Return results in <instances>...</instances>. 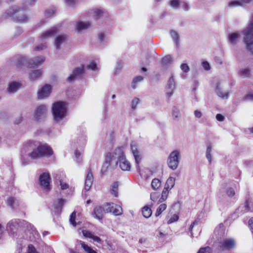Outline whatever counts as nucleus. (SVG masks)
Masks as SVG:
<instances>
[{
	"label": "nucleus",
	"mask_w": 253,
	"mask_h": 253,
	"mask_svg": "<svg viewBox=\"0 0 253 253\" xmlns=\"http://www.w3.org/2000/svg\"><path fill=\"white\" fill-rule=\"evenodd\" d=\"M180 159V153L177 150L171 152L168 159L169 168L173 170L176 169L179 165Z\"/></svg>",
	"instance_id": "nucleus-7"
},
{
	"label": "nucleus",
	"mask_w": 253,
	"mask_h": 253,
	"mask_svg": "<svg viewBox=\"0 0 253 253\" xmlns=\"http://www.w3.org/2000/svg\"><path fill=\"white\" fill-rule=\"evenodd\" d=\"M167 88L168 90H174L175 89V84L173 76H171L168 81Z\"/></svg>",
	"instance_id": "nucleus-36"
},
{
	"label": "nucleus",
	"mask_w": 253,
	"mask_h": 253,
	"mask_svg": "<svg viewBox=\"0 0 253 253\" xmlns=\"http://www.w3.org/2000/svg\"><path fill=\"white\" fill-rule=\"evenodd\" d=\"M45 57L42 56H36L28 60L27 67L29 68H37L44 61Z\"/></svg>",
	"instance_id": "nucleus-11"
},
{
	"label": "nucleus",
	"mask_w": 253,
	"mask_h": 253,
	"mask_svg": "<svg viewBox=\"0 0 253 253\" xmlns=\"http://www.w3.org/2000/svg\"><path fill=\"white\" fill-rule=\"evenodd\" d=\"M40 185L45 190L51 189L50 183L51 181L50 175L48 172H43L40 174L39 178Z\"/></svg>",
	"instance_id": "nucleus-10"
},
{
	"label": "nucleus",
	"mask_w": 253,
	"mask_h": 253,
	"mask_svg": "<svg viewBox=\"0 0 253 253\" xmlns=\"http://www.w3.org/2000/svg\"><path fill=\"white\" fill-rule=\"evenodd\" d=\"M47 109L46 105L41 104L34 110L33 114V120L36 122L40 123L44 121L47 116Z\"/></svg>",
	"instance_id": "nucleus-5"
},
{
	"label": "nucleus",
	"mask_w": 253,
	"mask_h": 253,
	"mask_svg": "<svg viewBox=\"0 0 253 253\" xmlns=\"http://www.w3.org/2000/svg\"><path fill=\"white\" fill-rule=\"evenodd\" d=\"M172 114L173 117L178 119L180 115L179 109L176 107H173L172 110Z\"/></svg>",
	"instance_id": "nucleus-52"
},
{
	"label": "nucleus",
	"mask_w": 253,
	"mask_h": 253,
	"mask_svg": "<svg viewBox=\"0 0 253 253\" xmlns=\"http://www.w3.org/2000/svg\"><path fill=\"white\" fill-rule=\"evenodd\" d=\"M84 65H81L80 67H77L74 69L72 73L67 79V81L72 82L74 81L78 77L81 76L84 73Z\"/></svg>",
	"instance_id": "nucleus-14"
},
{
	"label": "nucleus",
	"mask_w": 253,
	"mask_h": 253,
	"mask_svg": "<svg viewBox=\"0 0 253 253\" xmlns=\"http://www.w3.org/2000/svg\"><path fill=\"white\" fill-rule=\"evenodd\" d=\"M22 221L19 219H13L9 221L6 225V229L10 233L15 236L17 235V231Z\"/></svg>",
	"instance_id": "nucleus-9"
},
{
	"label": "nucleus",
	"mask_w": 253,
	"mask_h": 253,
	"mask_svg": "<svg viewBox=\"0 0 253 253\" xmlns=\"http://www.w3.org/2000/svg\"><path fill=\"white\" fill-rule=\"evenodd\" d=\"M161 185V181L158 178H154L151 182V186L153 190L158 189Z\"/></svg>",
	"instance_id": "nucleus-41"
},
{
	"label": "nucleus",
	"mask_w": 253,
	"mask_h": 253,
	"mask_svg": "<svg viewBox=\"0 0 253 253\" xmlns=\"http://www.w3.org/2000/svg\"><path fill=\"white\" fill-rule=\"evenodd\" d=\"M23 32L22 28L20 27H17L15 28V33L14 34V36L17 37L20 35Z\"/></svg>",
	"instance_id": "nucleus-59"
},
{
	"label": "nucleus",
	"mask_w": 253,
	"mask_h": 253,
	"mask_svg": "<svg viewBox=\"0 0 253 253\" xmlns=\"http://www.w3.org/2000/svg\"><path fill=\"white\" fill-rule=\"evenodd\" d=\"M170 34L173 40L175 42L176 46H178L180 42V37L178 34L175 31L171 30L170 31Z\"/></svg>",
	"instance_id": "nucleus-32"
},
{
	"label": "nucleus",
	"mask_w": 253,
	"mask_h": 253,
	"mask_svg": "<svg viewBox=\"0 0 253 253\" xmlns=\"http://www.w3.org/2000/svg\"><path fill=\"white\" fill-rule=\"evenodd\" d=\"M52 91L51 86L48 84H45L39 90L38 96L39 99H43L49 96Z\"/></svg>",
	"instance_id": "nucleus-15"
},
{
	"label": "nucleus",
	"mask_w": 253,
	"mask_h": 253,
	"mask_svg": "<svg viewBox=\"0 0 253 253\" xmlns=\"http://www.w3.org/2000/svg\"><path fill=\"white\" fill-rule=\"evenodd\" d=\"M202 65L203 68L206 70L209 71L211 69V66L209 63L207 61H204L202 62Z\"/></svg>",
	"instance_id": "nucleus-58"
},
{
	"label": "nucleus",
	"mask_w": 253,
	"mask_h": 253,
	"mask_svg": "<svg viewBox=\"0 0 253 253\" xmlns=\"http://www.w3.org/2000/svg\"><path fill=\"white\" fill-rule=\"evenodd\" d=\"M130 147H131L132 153L133 157L134 158V159H135V162L136 164L137 169L138 171H140V168H139V165L141 160V158H140V157L139 155V152L138 150L137 146L135 143L132 142L130 144Z\"/></svg>",
	"instance_id": "nucleus-16"
},
{
	"label": "nucleus",
	"mask_w": 253,
	"mask_h": 253,
	"mask_svg": "<svg viewBox=\"0 0 253 253\" xmlns=\"http://www.w3.org/2000/svg\"><path fill=\"white\" fill-rule=\"evenodd\" d=\"M119 186V182H114L111 185L110 190H116L117 189Z\"/></svg>",
	"instance_id": "nucleus-64"
},
{
	"label": "nucleus",
	"mask_w": 253,
	"mask_h": 253,
	"mask_svg": "<svg viewBox=\"0 0 253 253\" xmlns=\"http://www.w3.org/2000/svg\"><path fill=\"white\" fill-rule=\"evenodd\" d=\"M86 68L92 71H96L98 70L97 64L94 61L90 62L89 64L86 66Z\"/></svg>",
	"instance_id": "nucleus-47"
},
{
	"label": "nucleus",
	"mask_w": 253,
	"mask_h": 253,
	"mask_svg": "<svg viewBox=\"0 0 253 253\" xmlns=\"http://www.w3.org/2000/svg\"><path fill=\"white\" fill-rule=\"evenodd\" d=\"M93 181V175L91 172V169H89L88 174L86 176L84 183V190H90Z\"/></svg>",
	"instance_id": "nucleus-23"
},
{
	"label": "nucleus",
	"mask_w": 253,
	"mask_h": 253,
	"mask_svg": "<svg viewBox=\"0 0 253 253\" xmlns=\"http://www.w3.org/2000/svg\"><path fill=\"white\" fill-rule=\"evenodd\" d=\"M79 243L81 247L86 253H97L95 250H93L91 247L85 244L84 242L80 241Z\"/></svg>",
	"instance_id": "nucleus-33"
},
{
	"label": "nucleus",
	"mask_w": 253,
	"mask_h": 253,
	"mask_svg": "<svg viewBox=\"0 0 253 253\" xmlns=\"http://www.w3.org/2000/svg\"><path fill=\"white\" fill-rule=\"evenodd\" d=\"M120 165L119 167L122 170L124 171L129 170L131 168V165L130 163L126 159V157L125 159L123 158V160H120L119 162Z\"/></svg>",
	"instance_id": "nucleus-27"
},
{
	"label": "nucleus",
	"mask_w": 253,
	"mask_h": 253,
	"mask_svg": "<svg viewBox=\"0 0 253 253\" xmlns=\"http://www.w3.org/2000/svg\"><path fill=\"white\" fill-rule=\"evenodd\" d=\"M239 37L240 34L238 32L232 33L228 35L229 40L232 44L236 43V41Z\"/></svg>",
	"instance_id": "nucleus-35"
},
{
	"label": "nucleus",
	"mask_w": 253,
	"mask_h": 253,
	"mask_svg": "<svg viewBox=\"0 0 253 253\" xmlns=\"http://www.w3.org/2000/svg\"><path fill=\"white\" fill-rule=\"evenodd\" d=\"M181 7L185 10V11H188L190 9L189 5L188 3H187L185 1H182L181 3Z\"/></svg>",
	"instance_id": "nucleus-61"
},
{
	"label": "nucleus",
	"mask_w": 253,
	"mask_h": 253,
	"mask_svg": "<svg viewBox=\"0 0 253 253\" xmlns=\"http://www.w3.org/2000/svg\"><path fill=\"white\" fill-rule=\"evenodd\" d=\"M103 211H104L103 207L96 206L92 214L95 218L100 220L102 219Z\"/></svg>",
	"instance_id": "nucleus-24"
},
{
	"label": "nucleus",
	"mask_w": 253,
	"mask_h": 253,
	"mask_svg": "<svg viewBox=\"0 0 253 253\" xmlns=\"http://www.w3.org/2000/svg\"><path fill=\"white\" fill-rule=\"evenodd\" d=\"M66 203V201L63 199H59L58 200L57 205L55 207L57 212L61 210L62 206Z\"/></svg>",
	"instance_id": "nucleus-46"
},
{
	"label": "nucleus",
	"mask_w": 253,
	"mask_h": 253,
	"mask_svg": "<svg viewBox=\"0 0 253 253\" xmlns=\"http://www.w3.org/2000/svg\"><path fill=\"white\" fill-rule=\"evenodd\" d=\"M104 211L106 213H112L115 216L121 215L123 210L121 206L113 203H107L103 205Z\"/></svg>",
	"instance_id": "nucleus-8"
},
{
	"label": "nucleus",
	"mask_w": 253,
	"mask_h": 253,
	"mask_svg": "<svg viewBox=\"0 0 253 253\" xmlns=\"http://www.w3.org/2000/svg\"><path fill=\"white\" fill-rule=\"evenodd\" d=\"M42 74V69H37L32 70L29 73V78L30 80L35 81L39 79Z\"/></svg>",
	"instance_id": "nucleus-21"
},
{
	"label": "nucleus",
	"mask_w": 253,
	"mask_h": 253,
	"mask_svg": "<svg viewBox=\"0 0 253 253\" xmlns=\"http://www.w3.org/2000/svg\"><path fill=\"white\" fill-rule=\"evenodd\" d=\"M27 10L26 6H18L14 5L10 6L2 14V17L3 19H6L11 17L12 20L17 23H27L29 20V17L26 14L18 15V13L20 11H25Z\"/></svg>",
	"instance_id": "nucleus-2"
},
{
	"label": "nucleus",
	"mask_w": 253,
	"mask_h": 253,
	"mask_svg": "<svg viewBox=\"0 0 253 253\" xmlns=\"http://www.w3.org/2000/svg\"><path fill=\"white\" fill-rule=\"evenodd\" d=\"M207 150L206 152V157L208 159L209 164H211V152L212 150V145L210 142H207L206 143Z\"/></svg>",
	"instance_id": "nucleus-30"
},
{
	"label": "nucleus",
	"mask_w": 253,
	"mask_h": 253,
	"mask_svg": "<svg viewBox=\"0 0 253 253\" xmlns=\"http://www.w3.org/2000/svg\"><path fill=\"white\" fill-rule=\"evenodd\" d=\"M144 78L141 76H137L135 77L131 83V87L133 89H135L137 87L136 84L139 82H142Z\"/></svg>",
	"instance_id": "nucleus-37"
},
{
	"label": "nucleus",
	"mask_w": 253,
	"mask_h": 253,
	"mask_svg": "<svg viewBox=\"0 0 253 253\" xmlns=\"http://www.w3.org/2000/svg\"><path fill=\"white\" fill-rule=\"evenodd\" d=\"M89 13L94 20L100 19L103 16L104 14L103 10L99 8L90 9Z\"/></svg>",
	"instance_id": "nucleus-18"
},
{
	"label": "nucleus",
	"mask_w": 253,
	"mask_h": 253,
	"mask_svg": "<svg viewBox=\"0 0 253 253\" xmlns=\"http://www.w3.org/2000/svg\"><path fill=\"white\" fill-rule=\"evenodd\" d=\"M172 62V59L170 55L165 56L162 59V64L163 65H169Z\"/></svg>",
	"instance_id": "nucleus-40"
},
{
	"label": "nucleus",
	"mask_w": 253,
	"mask_h": 253,
	"mask_svg": "<svg viewBox=\"0 0 253 253\" xmlns=\"http://www.w3.org/2000/svg\"><path fill=\"white\" fill-rule=\"evenodd\" d=\"M167 208V205L165 204H162L159 206L158 208L157 209L156 212L155 213L156 216H158L160 215L161 213L165 211Z\"/></svg>",
	"instance_id": "nucleus-42"
},
{
	"label": "nucleus",
	"mask_w": 253,
	"mask_h": 253,
	"mask_svg": "<svg viewBox=\"0 0 253 253\" xmlns=\"http://www.w3.org/2000/svg\"><path fill=\"white\" fill-rule=\"evenodd\" d=\"M59 183L61 186V190L67 189L69 188V185L66 182H64L63 180H59Z\"/></svg>",
	"instance_id": "nucleus-53"
},
{
	"label": "nucleus",
	"mask_w": 253,
	"mask_h": 253,
	"mask_svg": "<svg viewBox=\"0 0 253 253\" xmlns=\"http://www.w3.org/2000/svg\"><path fill=\"white\" fill-rule=\"evenodd\" d=\"M110 154V160L112 161V163H114L115 167H117L118 165L120 160H123V158L125 159L126 157L125 153L124 152V147H118L115 149L112 153L108 152Z\"/></svg>",
	"instance_id": "nucleus-6"
},
{
	"label": "nucleus",
	"mask_w": 253,
	"mask_h": 253,
	"mask_svg": "<svg viewBox=\"0 0 253 253\" xmlns=\"http://www.w3.org/2000/svg\"><path fill=\"white\" fill-rule=\"evenodd\" d=\"M26 253H38V252L33 245H29L27 248Z\"/></svg>",
	"instance_id": "nucleus-56"
},
{
	"label": "nucleus",
	"mask_w": 253,
	"mask_h": 253,
	"mask_svg": "<svg viewBox=\"0 0 253 253\" xmlns=\"http://www.w3.org/2000/svg\"><path fill=\"white\" fill-rule=\"evenodd\" d=\"M228 6L229 7L236 6H243V4L239 2V0H233L228 2Z\"/></svg>",
	"instance_id": "nucleus-49"
},
{
	"label": "nucleus",
	"mask_w": 253,
	"mask_h": 253,
	"mask_svg": "<svg viewBox=\"0 0 253 253\" xmlns=\"http://www.w3.org/2000/svg\"><path fill=\"white\" fill-rule=\"evenodd\" d=\"M213 237H215V239L216 240L220 242V241L221 239V224H219L215 229Z\"/></svg>",
	"instance_id": "nucleus-31"
},
{
	"label": "nucleus",
	"mask_w": 253,
	"mask_h": 253,
	"mask_svg": "<svg viewBox=\"0 0 253 253\" xmlns=\"http://www.w3.org/2000/svg\"><path fill=\"white\" fill-rule=\"evenodd\" d=\"M76 212L75 211H73L70 216V222L71 224H72L74 226H75L76 225V222L75 221L76 219Z\"/></svg>",
	"instance_id": "nucleus-48"
},
{
	"label": "nucleus",
	"mask_w": 253,
	"mask_h": 253,
	"mask_svg": "<svg viewBox=\"0 0 253 253\" xmlns=\"http://www.w3.org/2000/svg\"><path fill=\"white\" fill-rule=\"evenodd\" d=\"M68 103L63 101H56L52 104L51 111L55 122H60L68 115Z\"/></svg>",
	"instance_id": "nucleus-3"
},
{
	"label": "nucleus",
	"mask_w": 253,
	"mask_h": 253,
	"mask_svg": "<svg viewBox=\"0 0 253 253\" xmlns=\"http://www.w3.org/2000/svg\"><path fill=\"white\" fill-rule=\"evenodd\" d=\"M178 219V216L176 214H174L170 219L168 220V224H171L174 222L176 221Z\"/></svg>",
	"instance_id": "nucleus-60"
},
{
	"label": "nucleus",
	"mask_w": 253,
	"mask_h": 253,
	"mask_svg": "<svg viewBox=\"0 0 253 253\" xmlns=\"http://www.w3.org/2000/svg\"><path fill=\"white\" fill-rule=\"evenodd\" d=\"M197 253H212V249L209 247L201 248Z\"/></svg>",
	"instance_id": "nucleus-45"
},
{
	"label": "nucleus",
	"mask_w": 253,
	"mask_h": 253,
	"mask_svg": "<svg viewBox=\"0 0 253 253\" xmlns=\"http://www.w3.org/2000/svg\"><path fill=\"white\" fill-rule=\"evenodd\" d=\"M235 242L233 239H226L223 242H222V250L223 249L230 250L231 249L235 247Z\"/></svg>",
	"instance_id": "nucleus-26"
},
{
	"label": "nucleus",
	"mask_w": 253,
	"mask_h": 253,
	"mask_svg": "<svg viewBox=\"0 0 253 253\" xmlns=\"http://www.w3.org/2000/svg\"><path fill=\"white\" fill-rule=\"evenodd\" d=\"M174 183L175 178L172 177H169L167 179L163 190H170L173 187Z\"/></svg>",
	"instance_id": "nucleus-29"
},
{
	"label": "nucleus",
	"mask_w": 253,
	"mask_h": 253,
	"mask_svg": "<svg viewBox=\"0 0 253 253\" xmlns=\"http://www.w3.org/2000/svg\"><path fill=\"white\" fill-rule=\"evenodd\" d=\"M16 201V199L13 197H10L7 200L8 204L10 207L12 209H14L15 207L14 206V204Z\"/></svg>",
	"instance_id": "nucleus-57"
},
{
	"label": "nucleus",
	"mask_w": 253,
	"mask_h": 253,
	"mask_svg": "<svg viewBox=\"0 0 253 253\" xmlns=\"http://www.w3.org/2000/svg\"><path fill=\"white\" fill-rule=\"evenodd\" d=\"M67 35L65 34L59 35L55 38L54 44L57 50L60 49L61 44L67 40Z\"/></svg>",
	"instance_id": "nucleus-19"
},
{
	"label": "nucleus",
	"mask_w": 253,
	"mask_h": 253,
	"mask_svg": "<svg viewBox=\"0 0 253 253\" xmlns=\"http://www.w3.org/2000/svg\"><path fill=\"white\" fill-rule=\"evenodd\" d=\"M243 100L245 101L250 100L253 101V94H247L244 96Z\"/></svg>",
	"instance_id": "nucleus-62"
},
{
	"label": "nucleus",
	"mask_w": 253,
	"mask_h": 253,
	"mask_svg": "<svg viewBox=\"0 0 253 253\" xmlns=\"http://www.w3.org/2000/svg\"><path fill=\"white\" fill-rule=\"evenodd\" d=\"M26 147H31L33 151L28 154L32 159L36 160L42 157L49 158L53 154L52 148L47 144H40L38 142L30 141Z\"/></svg>",
	"instance_id": "nucleus-1"
},
{
	"label": "nucleus",
	"mask_w": 253,
	"mask_h": 253,
	"mask_svg": "<svg viewBox=\"0 0 253 253\" xmlns=\"http://www.w3.org/2000/svg\"><path fill=\"white\" fill-rule=\"evenodd\" d=\"M139 102V99L137 97H134L131 101V108L132 110H135L136 106Z\"/></svg>",
	"instance_id": "nucleus-51"
},
{
	"label": "nucleus",
	"mask_w": 253,
	"mask_h": 253,
	"mask_svg": "<svg viewBox=\"0 0 253 253\" xmlns=\"http://www.w3.org/2000/svg\"><path fill=\"white\" fill-rule=\"evenodd\" d=\"M21 86V83L16 81H12L8 84L7 90L8 93H14L17 92Z\"/></svg>",
	"instance_id": "nucleus-17"
},
{
	"label": "nucleus",
	"mask_w": 253,
	"mask_h": 253,
	"mask_svg": "<svg viewBox=\"0 0 253 253\" xmlns=\"http://www.w3.org/2000/svg\"><path fill=\"white\" fill-rule=\"evenodd\" d=\"M76 0H65V3L66 5L69 7H73L76 4Z\"/></svg>",
	"instance_id": "nucleus-55"
},
{
	"label": "nucleus",
	"mask_w": 253,
	"mask_h": 253,
	"mask_svg": "<svg viewBox=\"0 0 253 253\" xmlns=\"http://www.w3.org/2000/svg\"><path fill=\"white\" fill-rule=\"evenodd\" d=\"M238 74L241 77L249 78L251 75V70L249 68L241 69L239 70Z\"/></svg>",
	"instance_id": "nucleus-34"
},
{
	"label": "nucleus",
	"mask_w": 253,
	"mask_h": 253,
	"mask_svg": "<svg viewBox=\"0 0 253 253\" xmlns=\"http://www.w3.org/2000/svg\"><path fill=\"white\" fill-rule=\"evenodd\" d=\"M56 11V9L54 7H51L47 9L44 12V16L46 18H49L53 16Z\"/></svg>",
	"instance_id": "nucleus-39"
},
{
	"label": "nucleus",
	"mask_w": 253,
	"mask_h": 253,
	"mask_svg": "<svg viewBox=\"0 0 253 253\" xmlns=\"http://www.w3.org/2000/svg\"><path fill=\"white\" fill-rule=\"evenodd\" d=\"M98 38L100 45L103 44L107 41L105 34L103 33H99L98 34Z\"/></svg>",
	"instance_id": "nucleus-44"
},
{
	"label": "nucleus",
	"mask_w": 253,
	"mask_h": 253,
	"mask_svg": "<svg viewBox=\"0 0 253 253\" xmlns=\"http://www.w3.org/2000/svg\"><path fill=\"white\" fill-rule=\"evenodd\" d=\"M241 33L244 36L243 42L245 44L246 49L253 55V14L248 26Z\"/></svg>",
	"instance_id": "nucleus-4"
},
{
	"label": "nucleus",
	"mask_w": 253,
	"mask_h": 253,
	"mask_svg": "<svg viewBox=\"0 0 253 253\" xmlns=\"http://www.w3.org/2000/svg\"><path fill=\"white\" fill-rule=\"evenodd\" d=\"M37 1V0H26L22 6H26L27 8L28 5L33 6L35 5Z\"/></svg>",
	"instance_id": "nucleus-50"
},
{
	"label": "nucleus",
	"mask_w": 253,
	"mask_h": 253,
	"mask_svg": "<svg viewBox=\"0 0 253 253\" xmlns=\"http://www.w3.org/2000/svg\"><path fill=\"white\" fill-rule=\"evenodd\" d=\"M180 68L184 73H187L190 70V68L186 63L181 64L180 65Z\"/></svg>",
	"instance_id": "nucleus-54"
},
{
	"label": "nucleus",
	"mask_w": 253,
	"mask_h": 253,
	"mask_svg": "<svg viewBox=\"0 0 253 253\" xmlns=\"http://www.w3.org/2000/svg\"><path fill=\"white\" fill-rule=\"evenodd\" d=\"M169 191H163L161 193L158 191L153 192L150 195V198L154 202L161 203L165 201L168 196Z\"/></svg>",
	"instance_id": "nucleus-12"
},
{
	"label": "nucleus",
	"mask_w": 253,
	"mask_h": 253,
	"mask_svg": "<svg viewBox=\"0 0 253 253\" xmlns=\"http://www.w3.org/2000/svg\"><path fill=\"white\" fill-rule=\"evenodd\" d=\"M169 3L173 8L178 9L179 7L180 1L179 0H170Z\"/></svg>",
	"instance_id": "nucleus-43"
},
{
	"label": "nucleus",
	"mask_w": 253,
	"mask_h": 253,
	"mask_svg": "<svg viewBox=\"0 0 253 253\" xmlns=\"http://www.w3.org/2000/svg\"><path fill=\"white\" fill-rule=\"evenodd\" d=\"M58 32V29L56 27H53L46 31L41 36L42 39H45L48 37H51L53 34L57 33Z\"/></svg>",
	"instance_id": "nucleus-28"
},
{
	"label": "nucleus",
	"mask_w": 253,
	"mask_h": 253,
	"mask_svg": "<svg viewBox=\"0 0 253 253\" xmlns=\"http://www.w3.org/2000/svg\"><path fill=\"white\" fill-rule=\"evenodd\" d=\"M83 234L84 237L89 238H91L93 235V234L90 231L87 230H83Z\"/></svg>",
	"instance_id": "nucleus-63"
},
{
	"label": "nucleus",
	"mask_w": 253,
	"mask_h": 253,
	"mask_svg": "<svg viewBox=\"0 0 253 253\" xmlns=\"http://www.w3.org/2000/svg\"><path fill=\"white\" fill-rule=\"evenodd\" d=\"M91 26L89 22L79 21L76 24V29L78 32H80L83 30H86Z\"/></svg>",
	"instance_id": "nucleus-25"
},
{
	"label": "nucleus",
	"mask_w": 253,
	"mask_h": 253,
	"mask_svg": "<svg viewBox=\"0 0 253 253\" xmlns=\"http://www.w3.org/2000/svg\"><path fill=\"white\" fill-rule=\"evenodd\" d=\"M142 213L144 217L148 218L150 217L152 214L151 209L147 206L143 208L142 210Z\"/></svg>",
	"instance_id": "nucleus-38"
},
{
	"label": "nucleus",
	"mask_w": 253,
	"mask_h": 253,
	"mask_svg": "<svg viewBox=\"0 0 253 253\" xmlns=\"http://www.w3.org/2000/svg\"><path fill=\"white\" fill-rule=\"evenodd\" d=\"M221 80L219 78H215L212 81V86L214 88L215 92L217 95L221 97V88L220 87Z\"/></svg>",
	"instance_id": "nucleus-20"
},
{
	"label": "nucleus",
	"mask_w": 253,
	"mask_h": 253,
	"mask_svg": "<svg viewBox=\"0 0 253 253\" xmlns=\"http://www.w3.org/2000/svg\"><path fill=\"white\" fill-rule=\"evenodd\" d=\"M110 156L109 153H106V154L105 161L101 169V172L102 174H104L107 171L108 169L111 165L112 161L110 160Z\"/></svg>",
	"instance_id": "nucleus-22"
},
{
	"label": "nucleus",
	"mask_w": 253,
	"mask_h": 253,
	"mask_svg": "<svg viewBox=\"0 0 253 253\" xmlns=\"http://www.w3.org/2000/svg\"><path fill=\"white\" fill-rule=\"evenodd\" d=\"M28 59L26 56L21 55H17L12 58V61L17 68L21 69L27 63Z\"/></svg>",
	"instance_id": "nucleus-13"
}]
</instances>
